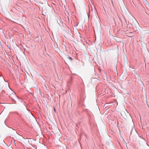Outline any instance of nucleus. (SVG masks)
<instances>
[{
    "mask_svg": "<svg viewBox=\"0 0 149 149\" xmlns=\"http://www.w3.org/2000/svg\"><path fill=\"white\" fill-rule=\"evenodd\" d=\"M123 117H124V118H125V117L124 116H123Z\"/></svg>",
    "mask_w": 149,
    "mask_h": 149,
    "instance_id": "nucleus-4",
    "label": "nucleus"
},
{
    "mask_svg": "<svg viewBox=\"0 0 149 149\" xmlns=\"http://www.w3.org/2000/svg\"><path fill=\"white\" fill-rule=\"evenodd\" d=\"M2 78H3V79L4 80V78H3V77H2Z\"/></svg>",
    "mask_w": 149,
    "mask_h": 149,
    "instance_id": "nucleus-3",
    "label": "nucleus"
},
{
    "mask_svg": "<svg viewBox=\"0 0 149 149\" xmlns=\"http://www.w3.org/2000/svg\"><path fill=\"white\" fill-rule=\"evenodd\" d=\"M4 93L7 95H8L9 94V95H10V93L12 94H15V93L10 88H9V89L6 91H4Z\"/></svg>",
    "mask_w": 149,
    "mask_h": 149,
    "instance_id": "nucleus-1",
    "label": "nucleus"
},
{
    "mask_svg": "<svg viewBox=\"0 0 149 149\" xmlns=\"http://www.w3.org/2000/svg\"><path fill=\"white\" fill-rule=\"evenodd\" d=\"M54 111H55V109H54Z\"/></svg>",
    "mask_w": 149,
    "mask_h": 149,
    "instance_id": "nucleus-5",
    "label": "nucleus"
},
{
    "mask_svg": "<svg viewBox=\"0 0 149 149\" xmlns=\"http://www.w3.org/2000/svg\"><path fill=\"white\" fill-rule=\"evenodd\" d=\"M72 60V58L71 57H67L65 59V61L68 63L71 62Z\"/></svg>",
    "mask_w": 149,
    "mask_h": 149,
    "instance_id": "nucleus-2",
    "label": "nucleus"
}]
</instances>
